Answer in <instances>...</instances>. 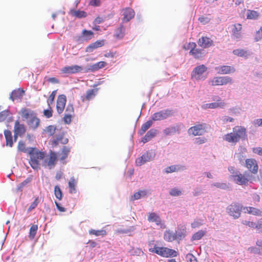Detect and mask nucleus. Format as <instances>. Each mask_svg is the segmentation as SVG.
<instances>
[{"mask_svg": "<svg viewBox=\"0 0 262 262\" xmlns=\"http://www.w3.org/2000/svg\"><path fill=\"white\" fill-rule=\"evenodd\" d=\"M89 233L91 235H95L96 236L103 237L106 235L107 232L104 229H102L101 230H95V229H91L89 230Z\"/></svg>", "mask_w": 262, "mask_h": 262, "instance_id": "2f4dec72", "label": "nucleus"}, {"mask_svg": "<svg viewBox=\"0 0 262 262\" xmlns=\"http://www.w3.org/2000/svg\"><path fill=\"white\" fill-rule=\"evenodd\" d=\"M57 139H59V141L62 144H66L68 143L69 140L67 138L63 137V135H61L56 137Z\"/></svg>", "mask_w": 262, "mask_h": 262, "instance_id": "e2e57ef3", "label": "nucleus"}, {"mask_svg": "<svg viewBox=\"0 0 262 262\" xmlns=\"http://www.w3.org/2000/svg\"><path fill=\"white\" fill-rule=\"evenodd\" d=\"M198 43L199 46L203 48H207L211 47L213 45V42L209 37L202 36L199 39Z\"/></svg>", "mask_w": 262, "mask_h": 262, "instance_id": "6ab92c4d", "label": "nucleus"}, {"mask_svg": "<svg viewBox=\"0 0 262 262\" xmlns=\"http://www.w3.org/2000/svg\"><path fill=\"white\" fill-rule=\"evenodd\" d=\"M169 194L172 196H179L181 194V191L178 188H174L171 189Z\"/></svg>", "mask_w": 262, "mask_h": 262, "instance_id": "bf43d9fd", "label": "nucleus"}, {"mask_svg": "<svg viewBox=\"0 0 262 262\" xmlns=\"http://www.w3.org/2000/svg\"><path fill=\"white\" fill-rule=\"evenodd\" d=\"M213 186L223 189H226L228 188V186L226 183H215L212 184Z\"/></svg>", "mask_w": 262, "mask_h": 262, "instance_id": "680f3d73", "label": "nucleus"}, {"mask_svg": "<svg viewBox=\"0 0 262 262\" xmlns=\"http://www.w3.org/2000/svg\"><path fill=\"white\" fill-rule=\"evenodd\" d=\"M231 178L236 184L245 186H247L249 183H252L258 179V177H255L248 171H245L243 173L238 171V172H236V174L231 176Z\"/></svg>", "mask_w": 262, "mask_h": 262, "instance_id": "f03ea898", "label": "nucleus"}, {"mask_svg": "<svg viewBox=\"0 0 262 262\" xmlns=\"http://www.w3.org/2000/svg\"><path fill=\"white\" fill-rule=\"evenodd\" d=\"M70 152V148L67 146H63L62 151L60 154L59 160L63 161L66 159L68 158V156Z\"/></svg>", "mask_w": 262, "mask_h": 262, "instance_id": "4c0bfd02", "label": "nucleus"}, {"mask_svg": "<svg viewBox=\"0 0 262 262\" xmlns=\"http://www.w3.org/2000/svg\"><path fill=\"white\" fill-rule=\"evenodd\" d=\"M39 202V198L37 197L36 198L35 200L34 201V202L31 204V205L29 206V207L28 208V212H30L32 210L34 209V208H35L38 205V203Z\"/></svg>", "mask_w": 262, "mask_h": 262, "instance_id": "13d9d810", "label": "nucleus"}, {"mask_svg": "<svg viewBox=\"0 0 262 262\" xmlns=\"http://www.w3.org/2000/svg\"><path fill=\"white\" fill-rule=\"evenodd\" d=\"M164 238L165 241L172 242L174 240H178L176 233H173L170 231H166L164 234Z\"/></svg>", "mask_w": 262, "mask_h": 262, "instance_id": "e433bc0d", "label": "nucleus"}, {"mask_svg": "<svg viewBox=\"0 0 262 262\" xmlns=\"http://www.w3.org/2000/svg\"><path fill=\"white\" fill-rule=\"evenodd\" d=\"M180 132V128L178 125L170 126L166 128L163 130V133L165 136H170L174 134H179Z\"/></svg>", "mask_w": 262, "mask_h": 262, "instance_id": "cd10ccee", "label": "nucleus"}, {"mask_svg": "<svg viewBox=\"0 0 262 262\" xmlns=\"http://www.w3.org/2000/svg\"><path fill=\"white\" fill-rule=\"evenodd\" d=\"M215 70L218 74L222 75L229 74L235 72V69L233 67L229 66H221L215 67Z\"/></svg>", "mask_w": 262, "mask_h": 262, "instance_id": "f3484780", "label": "nucleus"}, {"mask_svg": "<svg viewBox=\"0 0 262 262\" xmlns=\"http://www.w3.org/2000/svg\"><path fill=\"white\" fill-rule=\"evenodd\" d=\"M83 36L86 38V39H90L93 37L94 33L92 31H88L84 30L82 33Z\"/></svg>", "mask_w": 262, "mask_h": 262, "instance_id": "4d7b16f0", "label": "nucleus"}, {"mask_svg": "<svg viewBox=\"0 0 262 262\" xmlns=\"http://www.w3.org/2000/svg\"><path fill=\"white\" fill-rule=\"evenodd\" d=\"M241 223L247 227H248L250 228H254L255 226V222L250 220V219L249 220L242 219L241 221Z\"/></svg>", "mask_w": 262, "mask_h": 262, "instance_id": "a18cd8bd", "label": "nucleus"}, {"mask_svg": "<svg viewBox=\"0 0 262 262\" xmlns=\"http://www.w3.org/2000/svg\"><path fill=\"white\" fill-rule=\"evenodd\" d=\"M20 114L22 118L27 120V121L36 115L34 111L26 108H22L20 110Z\"/></svg>", "mask_w": 262, "mask_h": 262, "instance_id": "a878e982", "label": "nucleus"}, {"mask_svg": "<svg viewBox=\"0 0 262 262\" xmlns=\"http://www.w3.org/2000/svg\"><path fill=\"white\" fill-rule=\"evenodd\" d=\"M28 154L30 158L29 163L31 166L34 169H37L39 167V161L45 157V152L39 151L35 147H30Z\"/></svg>", "mask_w": 262, "mask_h": 262, "instance_id": "7ed1b4c3", "label": "nucleus"}, {"mask_svg": "<svg viewBox=\"0 0 262 262\" xmlns=\"http://www.w3.org/2000/svg\"><path fill=\"white\" fill-rule=\"evenodd\" d=\"M173 115V112L171 110H163L153 114L151 119L153 121H160L166 119Z\"/></svg>", "mask_w": 262, "mask_h": 262, "instance_id": "9d476101", "label": "nucleus"}, {"mask_svg": "<svg viewBox=\"0 0 262 262\" xmlns=\"http://www.w3.org/2000/svg\"><path fill=\"white\" fill-rule=\"evenodd\" d=\"M40 123L39 119L36 117V115L33 116L31 119L27 121V124L29 127L32 129H36L38 127Z\"/></svg>", "mask_w": 262, "mask_h": 262, "instance_id": "7c9ffc66", "label": "nucleus"}, {"mask_svg": "<svg viewBox=\"0 0 262 262\" xmlns=\"http://www.w3.org/2000/svg\"><path fill=\"white\" fill-rule=\"evenodd\" d=\"M57 160L56 154L52 151L50 152L49 158L46 161L48 165L50 166V168L53 167L56 164Z\"/></svg>", "mask_w": 262, "mask_h": 262, "instance_id": "c85d7f7f", "label": "nucleus"}, {"mask_svg": "<svg viewBox=\"0 0 262 262\" xmlns=\"http://www.w3.org/2000/svg\"><path fill=\"white\" fill-rule=\"evenodd\" d=\"M226 104L224 102L221 101V99H219L217 102H212L210 103H207L204 105L205 108H223Z\"/></svg>", "mask_w": 262, "mask_h": 262, "instance_id": "bb28decb", "label": "nucleus"}, {"mask_svg": "<svg viewBox=\"0 0 262 262\" xmlns=\"http://www.w3.org/2000/svg\"><path fill=\"white\" fill-rule=\"evenodd\" d=\"M181 167L179 166L171 165L166 167L165 172L167 173L173 172L180 170Z\"/></svg>", "mask_w": 262, "mask_h": 262, "instance_id": "8fccbe9b", "label": "nucleus"}, {"mask_svg": "<svg viewBox=\"0 0 262 262\" xmlns=\"http://www.w3.org/2000/svg\"><path fill=\"white\" fill-rule=\"evenodd\" d=\"M207 124L205 123H198L188 129L189 135L193 136H201L207 132Z\"/></svg>", "mask_w": 262, "mask_h": 262, "instance_id": "0eeeda50", "label": "nucleus"}, {"mask_svg": "<svg viewBox=\"0 0 262 262\" xmlns=\"http://www.w3.org/2000/svg\"><path fill=\"white\" fill-rule=\"evenodd\" d=\"M107 63L105 61H99L90 66L89 70L92 71H96L105 67Z\"/></svg>", "mask_w": 262, "mask_h": 262, "instance_id": "72a5a7b5", "label": "nucleus"}, {"mask_svg": "<svg viewBox=\"0 0 262 262\" xmlns=\"http://www.w3.org/2000/svg\"><path fill=\"white\" fill-rule=\"evenodd\" d=\"M207 68L204 64L196 67L191 72V78L196 80H204L207 78V74H205Z\"/></svg>", "mask_w": 262, "mask_h": 262, "instance_id": "423d86ee", "label": "nucleus"}, {"mask_svg": "<svg viewBox=\"0 0 262 262\" xmlns=\"http://www.w3.org/2000/svg\"><path fill=\"white\" fill-rule=\"evenodd\" d=\"M56 127L54 125H49L46 129V132L48 136H52L55 133Z\"/></svg>", "mask_w": 262, "mask_h": 262, "instance_id": "5fc2aeb1", "label": "nucleus"}, {"mask_svg": "<svg viewBox=\"0 0 262 262\" xmlns=\"http://www.w3.org/2000/svg\"><path fill=\"white\" fill-rule=\"evenodd\" d=\"M151 252L155 253L163 257L176 256L178 252L166 247H152L149 249Z\"/></svg>", "mask_w": 262, "mask_h": 262, "instance_id": "20e7f679", "label": "nucleus"}, {"mask_svg": "<svg viewBox=\"0 0 262 262\" xmlns=\"http://www.w3.org/2000/svg\"><path fill=\"white\" fill-rule=\"evenodd\" d=\"M56 93H57V90H54L50 95V96L47 100V103L49 106H50V105L53 103L54 99H55V97L56 95Z\"/></svg>", "mask_w": 262, "mask_h": 262, "instance_id": "864d4df0", "label": "nucleus"}, {"mask_svg": "<svg viewBox=\"0 0 262 262\" xmlns=\"http://www.w3.org/2000/svg\"><path fill=\"white\" fill-rule=\"evenodd\" d=\"M148 221L150 222H155L157 225H160L161 222L160 216L154 212L149 213Z\"/></svg>", "mask_w": 262, "mask_h": 262, "instance_id": "f704fd0d", "label": "nucleus"}, {"mask_svg": "<svg viewBox=\"0 0 262 262\" xmlns=\"http://www.w3.org/2000/svg\"><path fill=\"white\" fill-rule=\"evenodd\" d=\"M10 112L8 110H5L0 113V122L4 121L9 116Z\"/></svg>", "mask_w": 262, "mask_h": 262, "instance_id": "6e6d98bb", "label": "nucleus"}, {"mask_svg": "<svg viewBox=\"0 0 262 262\" xmlns=\"http://www.w3.org/2000/svg\"><path fill=\"white\" fill-rule=\"evenodd\" d=\"M25 94V91L20 88L13 91L10 96V99L14 101L16 99H21Z\"/></svg>", "mask_w": 262, "mask_h": 262, "instance_id": "393cba45", "label": "nucleus"}, {"mask_svg": "<svg viewBox=\"0 0 262 262\" xmlns=\"http://www.w3.org/2000/svg\"><path fill=\"white\" fill-rule=\"evenodd\" d=\"M247 18L248 19H256L259 17V13L254 10H247L246 12Z\"/></svg>", "mask_w": 262, "mask_h": 262, "instance_id": "ea45409f", "label": "nucleus"}, {"mask_svg": "<svg viewBox=\"0 0 262 262\" xmlns=\"http://www.w3.org/2000/svg\"><path fill=\"white\" fill-rule=\"evenodd\" d=\"M32 180V176H31L27 178L25 180H24L23 182L19 184L17 187V191H22L23 188L26 186L28 184L31 182Z\"/></svg>", "mask_w": 262, "mask_h": 262, "instance_id": "37998d69", "label": "nucleus"}, {"mask_svg": "<svg viewBox=\"0 0 262 262\" xmlns=\"http://www.w3.org/2000/svg\"><path fill=\"white\" fill-rule=\"evenodd\" d=\"M196 45L195 42H190L187 46H184L183 49L185 50H190L189 54L194 58L199 59L202 57V50L196 48Z\"/></svg>", "mask_w": 262, "mask_h": 262, "instance_id": "1a4fd4ad", "label": "nucleus"}, {"mask_svg": "<svg viewBox=\"0 0 262 262\" xmlns=\"http://www.w3.org/2000/svg\"><path fill=\"white\" fill-rule=\"evenodd\" d=\"M38 230V226L37 225H32L29 230V237L31 239L34 238L37 231Z\"/></svg>", "mask_w": 262, "mask_h": 262, "instance_id": "49530a36", "label": "nucleus"}, {"mask_svg": "<svg viewBox=\"0 0 262 262\" xmlns=\"http://www.w3.org/2000/svg\"><path fill=\"white\" fill-rule=\"evenodd\" d=\"M245 167L252 175L257 174L258 165L257 161L253 158L247 159L245 160Z\"/></svg>", "mask_w": 262, "mask_h": 262, "instance_id": "9b49d317", "label": "nucleus"}, {"mask_svg": "<svg viewBox=\"0 0 262 262\" xmlns=\"http://www.w3.org/2000/svg\"><path fill=\"white\" fill-rule=\"evenodd\" d=\"M262 39V26L260 27L259 30L256 33L255 36V40L258 41Z\"/></svg>", "mask_w": 262, "mask_h": 262, "instance_id": "052dcab7", "label": "nucleus"}, {"mask_svg": "<svg viewBox=\"0 0 262 262\" xmlns=\"http://www.w3.org/2000/svg\"><path fill=\"white\" fill-rule=\"evenodd\" d=\"M67 102L66 96L63 95H59L57 99L56 110L59 114L63 113Z\"/></svg>", "mask_w": 262, "mask_h": 262, "instance_id": "4468645a", "label": "nucleus"}, {"mask_svg": "<svg viewBox=\"0 0 262 262\" xmlns=\"http://www.w3.org/2000/svg\"><path fill=\"white\" fill-rule=\"evenodd\" d=\"M242 210H244V206L237 202L231 203L226 208L227 213L234 219L240 217Z\"/></svg>", "mask_w": 262, "mask_h": 262, "instance_id": "39448f33", "label": "nucleus"}, {"mask_svg": "<svg viewBox=\"0 0 262 262\" xmlns=\"http://www.w3.org/2000/svg\"><path fill=\"white\" fill-rule=\"evenodd\" d=\"M186 259L187 261L189 262H197V260L195 257L191 254H188L186 255Z\"/></svg>", "mask_w": 262, "mask_h": 262, "instance_id": "338daca9", "label": "nucleus"}, {"mask_svg": "<svg viewBox=\"0 0 262 262\" xmlns=\"http://www.w3.org/2000/svg\"><path fill=\"white\" fill-rule=\"evenodd\" d=\"M157 133V130L155 129H151L148 130L145 135L142 138L141 141L144 143L150 141L154 138Z\"/></svg>", "mask_w": 262, "mask_h": 262, "instance_id": "c756f323", "label": "nucleus"}, {"mask_svg": "<svg viewBox=\"0 0 262 262\" xmlns=\"http://www.w3.org/2000/svg\"><path fill=\"white\" fill-rule=\"evenodd\" d=\"M26 131L25 126L23 124H20L18 120H16L14 127L15 139H16L17 136H21L23 135Z\"/></svg>", "mask_w": 262, "mask_h": 262, "instance_id": "a211bd4d", "label": "nucleus"}, {"mask_svg": "<svg viewBox=\"0 0 262 262\" xmlns=\"http://www.w3.org/2000/svg\"><path fill=\"white\" fill-rule=\"evenodd\" d=\"M54 194L56 198L59 200H61L62 198V193L60 187L56 185L54 187Z\"/></svg>", "mask_w": 262, "mask_h": 262, "instance_id": "3c124183", "label": "nucleus"}, {"mask_svg": "<svg viewBox=\"0 0 262 262\" xmlns=\"http://www.w3.org/2000/svg\"><path fill=\"white\" fill-rule=\"evenodd\" d=\"M4 135L6 139V145L12 147L13 144V142L11 132L9 130H5L4 131Z\"/></svg>", "mask_w": 262, "mask_h": 262, "instance_id": "c9c22d12", "label": "nucleus"}, {"mask_svg": "<svg viewBox=\"0 0 262 262\" xmlns=\"http://www.w3.org/2000/svg\"><path fill=\"white\" fill-rule=\"evenodd\" d=\"M98 89H91L86 91V94L84 96L81 97V100L82 102L89 101L95 96L97 92Z\"/></svg>", "mask_w": 262, "mask_h": 262, "instance_id": "5701e85b", "label": "nucleus"}, {"mask_svg": "<svg viewBox=\"0 0 262 262\" xmlns=\"http://www.w3.org/2000/svg\"><path fill=\"white\" fill-rule=\"evenodd\" d=\"M242 25L239 23L234 24L232 25L231 30V37L233 39L239 40L242 38Z\"/></svg>", "mask_w": 262, "mask_h": 262, "instance_id": "ddd939ff", "label": "nucleus"}, {"mask_svg": "<svg viewBox=\"0 0 262 262\" xmlns=\"http://www.w3.org/2000/svg\"><path fill=\"white\" fill-rule=\"evenodd\" d=\"M104 45V40H99L96 41L90 44L88 46L86 49L85 51L87 52H93L95 49L101 47Z\"/></svg>", "mask_w": 262, "mask_h": 262, "instance_id": "b1692460", "label": "nucleus"}, {"mask_svg": "<svg viewBox=\"0 0 262 262\" xmlns=\"http://www.w3.org/2000/svg\"><path fill=\"white\" fill-rule=\"evenodd\" d=\"M122 21L123 23L128 22L130 20L133 18L135 15L134 10L130 8H125L122 10Z\"/></svg>", "mask_w": 262, "mask_h": 262, "instance_id": "dca6fc26", "label": "nucleus"}, {"mask_svg": "<svg viewBox=\"0 0 262 262\" xmlns=\"http://www.w3.org/2000/svg\"><path fill=\"white\" fill-rule=\"evenodd\" d=\"M244 211L247 213L253 215L260 216L262 215V211L260 209L251 206H244Z\"/></svg>", "mask_w": 262, "mask_h": 262, "instance_id": "412c9836", "label": "nucleus"}, {"mask_svg": "<svg viewBox=\"0 0 262 262\" xmlns=\"http://www.w3.org/2000/svg\"><path fill=\"white\" fill-rule=\"evenodd\" d=\"M207 141V139L204 137L196 138L194 140V143L196 144H201L204 143Z\"/></svg>", "mask_w": 262, "mask_h": 262, "instance_id": "0e129e2a", "label": "nucleus"}, {"mask_svg": "<svg viewBox=\"0 0 262 262\" xmlns=\"http://www.w3.org/2000/svg\"><path fill=\"white\" fill-rule=\"evenodd\" d=\"M255 226L254 228L256 229L257 231L259 232L262 231V223L260 222L259 220L258 221V222L256 223H255Z\"/></svg>", "mask_w": 262, "mask_h": 262, "instance_id": "774afa93", "label": "nucleus"}, {"mask_svg": "<svg viewBox=\"0 0 262 262\" xmlns=\"http://www.w3.org/2000/svg\"><path fill=\"white\" fill-rule=\"evenodd\" d=\"M17 149L20 151L28 154L29 150V148H26L25 143L23 141H19L18 142Z\"/></svg>", "mask_w": 262, "mask_h": 262, "instance_id": "c03bdc74", "label": "nucleus"}, {"mask_svg": "<svg viewBox=\"0 0 262 262\" xmlns=\"http://www.w3.org/2000/svg\"><path fill=\"white\" fill-rule=\"evenodd\" d=\"M233 53L237 56L244 57L247 56V52L244 49H235L233 51Z\"/></svg>", "mask_w": 262, "mask_h": 262, "instance_id": "603ef678", "label": "nucleus"}, {"mask_svg": "<svg viewBox=\"0 0 262 262\" xmlns=\"http://www.w3.org/2000/svg\"><path fill=\"white\" fill-rule=\"evenodd\" d=\"M72 14L79 18L85 17L87 16V14L85 11L80 10L72 11Z\"/></svg>", "mask_w": 262, "mask_h": 262, "instance_id": "09e8293b", "label": "nucleus"}, {"mask_svg": "<svg viewBox=\"0 0 262 262\" xmlns=\"http://www.w3.org/2000/svg\"><path fill=\"white\" fill-rule=\"evenodd\" d=\"M252 151L253 153L257 154L260 156H262V147H257L252 148Z\"/></svg>", "mask_w": 262, "mask_h": 262, "instance_id": "69168bd1", "label": "nucleus"}, {"mask_svg": "<svg viewBox=\"0 0 262 262\" xmlns=\"http://www.w3.org/2000/svg\"><path fill=\"white\" fill-rule=\"evenodd\" d=\"M125 28L123 25H121L119 28L115 30V36L116 38L121 39L124 35Z\"/></svg>", "mask_w": 262, "mask_h": 262, "instance_id": "58836bf2", "label": "nucleus"}, {"mask_svg": "<svg viewBox=\"0 0 262 262\" xmlns=\"http://www.w3.org/2000/svg\"><path fill=\"white\" fill-rule=\"evenodd\" d=\"M147 194V192L145 190L139 191L134 193L132 196V200H138L142 196H144Z\"/></svg>", "mask_w": 262, "mask_h": 262, "instance_id": "de8ad7c7", "label": "nucleus"}, {"mask_svg": "<svg viewBox=\"0 0 262 262\" xmlns=\"http://www.w3.org/2000/svg\"><path fill=\"white\" fill-rule=\"evenodd\" d=\"M232 83V78L229 76L214 77L209 81V83L213 86L227 85Z\"/></svg>", "mask_w": 262, "mask_h": 262, "instance_id": "6e6552de", "label": "nucleus"}, {"mask_svg": "<svg viewBox=\"0 0 262 262\" xmlns=\"http://www.w3.org/2000/svg\"><path fill=\"white\" fill-rule=\"evenodd\" d=\"M152 158L151 154L150 152H146L136 160V165L141 166L146 162L150 161Z\"/></svg>", "mask_w": 262, "mask_h": 262, "instance_id": "aec40b11", "label": "nucleus"}, {"mask_svg": "<svg viewBox=\"0 0 262 262\" xmlns=\"http://www.w3.org/2000/svg\"><path fill=\"white\" fill-rule=\"evenodd\" d=\"M232 131L225 135L223 140L229 143L235 144L246 136V129L244 126H236L233 128Z\"/></svg>", "mask_w": 262, "mask_h": 262, "instance_id": "f257e3e1", "label": "nucleus"}, {"mask_svg": "<svg viewBox=\"0 0 262 262\" xmlns=\"http://www.w3.org/2000/svg\"><path fill=\"white\" fill-rule=\"evenodd\" d=\"M76 181L72 177L70 179L69 182V192L71 193H74L76 192Z\"/></svg>", "mask_w": 262, "mask_h": 262, "instance_id": "a19ab883", "label": "nucleus"}, {"mask_svg": "<svg viewBox=\"0 0 262 262\" xmlns=\"http://www.w3.org/2000/svg\"><path fill=\"white\" fill-rule=\"evenodd\" d=\"M153 120H148L142 124L140 129L138 131V134L140 136L143 135L145 132L150 128L152 124Z\"/></svg>", "mask_w": 262, "mask_h": 262, "instance_id": "473e14b6", "label": "nucleus"}, {"mask_svg": "<svg viewBox=\"0 0 262 262\" xmlns=\"http://www.w3.org/2000/svg\"><path fill=\"white\" fill-rule=\"evenodd\" d=\"M83 70L82 67L78 65L66 66L61 69V72L66 75L74 74L81 72Z\"/></svg>", "mask_w": 262, "mask_h": 262, "instance_id": "f8f14e48", "label": "nucleus"}, {"mask_svg": "<svg viewBox=\"0 0 262 262\" xmlns=\"http://www.w3.org/2000/svg\"><path fill=\"white\" fill-rule=\"evenodd\" d=\"M74 110L72 104H68L65 111V115L63 120L65 123L70 124L72 121V117L74 116Z\"/></svg>", "mask_w": 262, "mask_h": 262, "instance_id": "2eb2a0df", "label": "nucleus"}, {"mask_svg": "<svg viewBox=\"0 0 262 262\" xmlns=\"http://www.w3.org/2000/svg\"><path fill=\"white\" fill-rule=\"evenodd\" d=\"M206 233V231L205 230H199L198 232H195L193 234L191 237V241H198L202 237H203Z\"/></svg>", "mask_w": 262, "mask_h": 262, "instance_id": "79ce46f5", "label": "nucleus"}, {"mask_svg": "<svg viewBox=\"0 0 262 262\" xmlns=\"http://www.w3.org/2000/svg\"><path fill=\"white\" fill-rule=\"evenodd\" d=\"M186 230L187 229L185 225H178L177 230L176 231L175 233L178 240H181L185 237L187 232Z\"/></svg>", "mask_w": 262, "mask_h": 262, "instance_id": "4be33fe9", "label": "nucleus"}]
</instances>
